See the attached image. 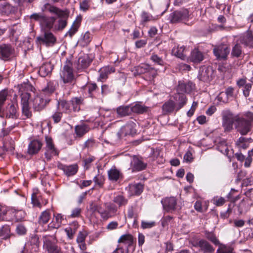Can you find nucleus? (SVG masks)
Listing matches in <instances>:
<instances>
[{
    "mask_svg": "<svg viewBox=\"0 0 253 253\" xmlns=\"http://www.w3.org/2000/svg\"><path fill=\"white\" fill-rule=\"evenodd\" d=\"M58 168L62 170L67 176L75 175L77 173L78 169V166L76 164L67 166L59 164L58 165Z\"/></svg>",
    "mask_w": 253,
    "mask_h": 253,
    "instance_id": "obj_16",
    "label": "nucleus"
},
{
    "mask_svg": "<svg viewBox=\"0 0 253 253\" xmlns=\"http://www.w3.org/2000/svg\"><path fill=\"white\" fill-rule=\"evenodd\" d=\"M30 87L29 84L27 83H23L20 84H18L16 88L19 90L20 92H21V95L22 93H27L26 91L28 90V88Z\"/></svg>",
    "mask_w": 253,
    "mask_h": 253,
    "instance_id": "obj_54",
    "label": "nucleus"
},
{
    "mask_svg": "<svg viewBox=\"0 0 253 253\" xmlns=\"http://www.w3.org/2000/svg\"><path fill=\"white\" fill-rule=\"evenodd\" d=\"M50 216L51 214L49 211L45 210L42 211L39 218V224L44 225L47 223L50 218Z\"/></svg>",
    "mask_w": 253,
    "mask_h": 253,
    "instance_id": "obj_35",
    "label": "nucleus"
},
{
    "mask_svg": "<svg viewBox=\"0 0 253 253\" xmlns=\"http://www.w3.org/2000/svg\"><path fill=\"white\" fill-rule=\"evenodd\" d=\"M12 11V7L7 3L0 4V13L2 15H8Z\"/></svg>",
    "mask_w": 253,
    "mask_h": 253,
    "instance_id": "obj_42",
    "label": "nucleus"
},
{
    "mask_svg": "<svg viewBox=\"0 0 253 253\" xmlns=\"http://www.w3.org/2000/svg\"><path fill=\"white\" fill-rule=\"evenodd\" d=\"M240 42L246 46L253 47V31L248 30L241 38Z\"/></svg>",
    "mask_w": 253,
    "mask_h": 253,
    "instance_id": "obj_20",
    "label": "nucleus"
},
{
    "mask_svg": "<svg viewBox=\"0 0 253 253\" xmlns=\"http://www.w3.org/2000/svg\"><path fill=\"white\" fill-rule=\"evenodd\" d=\"M56 86V83L49 82L47 83L46 86L42 89V93H51L55 90Z\"/></svg>",
    "mask_w": 253,
    "mask_h": 253,
    "instance_id": "obj_47",
    "label": "nucleus"
},
{
    "mask_svg": "<svg viewBox=\"0 0 253 253\" xmlns=\"http://www.w3.org/2000/svg\"><path fill=\"white\" fill-rule=\"evenodd\" d=\"M229 147L227 145L226 142L225 140L221 141L217 146L218 150L226 156L229 155Z\"/></svg>",
    "mask_w": 253,
    "mask_h": 253,
    "instance_id": "obj_44",
    "label": "nucleus"
},
{
    "mask_svg": "<svg viewBox=\"0 0 253 253\" xmlns=\"http://www.w3.org/2000/svg\"><path fill=\"white\" fill-rule=\"evenodd\" d=\"M82 20L81 16H78L76 19L73 22L71 27L67 32L66 36H69L71 38L78 31L79 28Z\"/></svg>",
    "mask_w": 253,
    "mask_h": 253,
    "instance_id": "obj_27",
    "label": "nucleus"
},
{
    "mask_svg": "<svg viewBox=\"0 0 253 253\" xmlns=\"http://www.w3.org/2000/svg\"><path fill=\"white\" fill-rule=\"evenodd\" d=\"M239 115H234L230 110H225L222 112V125L225 131H230L235 126Z\"/></svg>",
    "mask_w": 253,
    "mask_h": 253,
    "instance_id": "obj_5",
    "label": "nucleus"
},
{
    "mask_svg": "<svg viewBox=\"0 0 253 253\" xmlns=\"http://www.w3.org/2000/svg\"><path fill=\"white\" fill-rule=\"evenodd\" d=\"M42 11L45 10L48 11L52 14L57 15L59 18L57 23L54 24V30L56 31L63 30L67 25V19L68 18V13L66 11H64L56 7L49 3H45L42 8Z\"/></svg>",
    "mask_w": 253,
    "mask_h": 253,
    "instance_id": "obj_1",
    "label": "nucleus"
},
{
    "mask_svg": "<svg viewBox=\"0 0 253 253\" xmlns=\"http://www.w3.org/2000/svg\"><path fill=\"white\" fill-rule=\"evenodd\" d=\"M229 51V48L225 44L215 46L213 49L214 54L218 59H225Z\"/></svg>",
    "mask_w": 253,
    "mask_h": 253,
    "instance_id": "obj_12",
    "label": "nucleus"
},
{
    "mask_svg": "<svg viewBox=\"0 0 253 253\" xmlns=\"http://www.w3.org/2000/svg\"><path fill=\"white\" fill-rule=\"evenodd\" d=\"M242 53L241 47L239 44H236L233 47L232 55L234 56L239 57Z\"/></svg>",
    "mask_w": 253,
    "mask_h": 253,
    "instance_id": "obj_56",
    "label": "nucleus"
},
{
    "mask_svg": "<svg viewBox=\"0 0 253 253\" xmlns=\"http://www.w3.org/2000/svg\"><path fill=\"white\" fill-rule=\"evenodd\" d=\"M37 40L40 44L49 45L53 44L56 41V39L51 32H45L43 36L37 37Z\"/></svg>",
    "mask_w": 253,
    "mask_h": 253,
    "instance_id": "obj_13",
    "label": "nucleus"
},
{
    "mask_svg": "<svg viewBox=\"0 0 253 253\" xmlns=\"http://www.w3.org/2000/svg\"><path fill=\"white\" fill-rule=\"evenodd\" d=\"M45 246L48 251V253H61L60 249L54 244L50 243H46Z\"/></svg>",
    "mask_w": 253,
    "mask_h": 253,
    "instance_id": "obj_48",
    "label": "nucleus"
},
{
    "mask_svg": "<svg viewBox=\"0 0 253 253\" xmlns=\"http://www.w3.org/2000/svg\"><path fill=\"white\" fill-rule=\"evenodd\" d=\"M204 59V55L202 52L198 49L195 48L191 52L188 60L194 63H200Z\"/></svg>",
    "mask_w": 253,
    "mask_h": 253,
    "instance_id": "obj_19",
    "label": "nucleus"
},
{
    "mask_svg": "<svg viewBox=\"0 0 253 253\" xmlns=\"http://www.w3.org/2000/svg\"><path fill=\"white\" fill-rule=\"evenodd\" d=\"M29 93H26L21 94V104L22 106V115L25 117L24 119L29 118L32 115L29 105Z\"/></svg>",
    "mask_w": 253,
    "mask_h": 253,
    "instance_id": "obj_8",
    "label": "nucleus"
},
{
    "mask_svg": "<svg viewBox=\"0 0 253 253\" xmlns=\"http://www.w3.org/2000/svg\"><path fill=\"white\" fill-rule=\"evenodd\" d=\"M155 225L154 221H142L141 222V227L143 229H149L154 227Z\"/></svg>",
    "mask_w": 253,
    "mask_h": 253,
    "instance_id": "obj_58",
    "label": "nucleus"
},
{
    "mask_svg": "<svg viewBox=\"0 0 253 253\" xmlns=\"http://www.w3.org/2000/svg\"><path fill=\"white\" fill-rule=\"evenodd\" d=\"M128 189L130 195H139L143 191V186L140 183L131 184L129 185Z\"/></svg>",
    "mask_w": 253,
    "mask_h": 253,
    "instance_id": "obj_23",
    "label": "nucleus"
},
{
    "mask_svg": "<svg viewBox=\"0 0 253 253\" xmlns=\"http://www.w3.org/2000/svg\"><path fill=\"white\" fill-rule=\"evenodd\" d=\"M152 19V16L149 15L147 13L143 12L141 14V21L142 24H144L147 22L151 21Z\"/></svg>",
    "mask_w": 253,
    "mask_h": 253,
    "instance_id": "obj_60",
    "label": "nucleus"
},
{
    "mask_svg": "<svg viewBox=\"0 0 253 253\" xmlns=\"http://www.w3.org/2000/svg\"><path fill=\"white\" fill-rule=\"evenodd\" d=\"M150 66L148 64H141L140 66H138L136 68V71L137 72L138 74H147L149 72V70L150 69Z\"/></svg>",
    "mask_w": 253,
    "mask_h": 253,
    "instance_id": "obj_49",
    "label": "nucleus"
},
{
    "mask_svg": "<svg viewBox=\"0 0 253 253\" xmlns=\"http://www.w3.org/2000/svg\"><path fill=\"white\" fill-rule=\"evenodd\" d=\"M212 70L211 68H208L202 70L199 78L204 82H208L210 81L211 78Z\"/></svg>",
    "mask_w": 253,
    "mask_h": 253,
    "instance_id": "obj_34",
    "label": "nucleus"
},
{
    "mask_svg": "<svg viewBox=\"0 0 253 253\" xmlns=\"http://www.w3.org/2000/svg\"><path fill=\"white\" fill-rule=\"evenodd\" d=\"M115 71V68L111 66H108L101 68L99 70V79L103 82L108 78L109 74L114 72Z\"/></svg>",
    "mask_w": 253,
    "mask_h": 253,
    "instance_id": "obj_25",
    "label": "nucleus"
},
{
    "mask_svg": "<svg viewBox=\"0 0 253 253\" xmlns=\"http://www.w3.org/2000/svg\"><path fill=\"white\" fill-rule=\"evenodd\" d=\"M150 59L155 64L158 65L163 66L165 64V61L163 59L156 54H153L151 56Z\"/></svg>",
    "mask_w": 253,
    "mask_h": 253,
    "instance_id": "obj_50",
    "label": "nucleus"
},
{
    "mask_svg": "<svg viewBox=\"0 0 253 253\" xmlns=\"http://www.w3.org/2000/svg\"><path fill=\"white\" fill-rule=\"evenodd\" d=\"M131 167L132 171H140L146 167V164L138 158L133 156L131 162Z\"/></svg>",
    "mask_w": 253,
    "mask_h": 253,
    "instance_id": "obj_22",
    "label": "nucleus"
},
{
    "mask_svg": "<svg viewBox=\"0 0 253 253\" xmlns=\"http://www.w3.org/2000/svg\"><path fill=\"white\" fill-rule=\"evenodd\" d=\"M189 17V11L187 9L176 11L170 15V21L172 23L185 22Z\"/></svg>",
    "mask_w": 253,
    "mask_h": 253,
    "instance_id": "obj_9",
    "label": "nucleus"
},
{
    "mask_svg": "<svg viewBox=\"0 0 253 253\" xmlns=\"http://www.w3.org/2000/svg\"><path fill=\"white\" fill-rule=\"evenodd\" d=\"M174 100L177 102L175 110L177 111L183 107L186 103L187 99L184 94H176L174 96Z\"/></svg>",
    "mask_w": 253,
    "mask_h": 253,
    "instance_id": "obj_24",
    "label": "nucleus"
},
{
    "mask_svg": "<svg viewBox=\"0 0 253 253\" xmlns=\"http://www.w3.org/2000/svg\"><path fill=\"white\" fill-rule=\"evenodd\" d=\"M131 112H132L138 114H142L144 112H147V111L148 110V108L147 107L141 105V104L136 103L131 107Z\"/></svg>",
    "mask_w": 253,
    "mask_h": 253,
    "instance_id": "obj_37",
    "label": "nucleus"
},
{
    "mask_svg": "<svg viewBox=\"0 0 253 253\" xmlns=\"http://www.w3.org/2000/svg\"><path fill=\"white\" fill-rule=\"evenodd\" d=\"M75 132L79 137L83 136L89 130L88 126L84 124L78 125L75 127Z\"/></svg>",
    "mask_w": 253,
    "mask_h": 253,
    "instance_id": "obj_36",
    "label": "nucleus"
},
{
    "mask_svg": "<svg viewBox=\"0 0 253 253\" xmlns=\"http://www.w3.org/2000/svg\"><path fill=\"white\" fill-rule=\"evenodd\" d=\"M64 220L63 215L61 213L54 215L52 221L48 225V227L51 228L57 229L59 228Z\"/></svg>",
    "mask_w": 253,
    "mask_h": 253,
    "instance_id": "obj_26",
    "label": "nucleus"
},
{
    "mask_svg": "<svg viewBox=\"0 0 253 253\" xmlns=\"http://www.w3.org/2000/svg\"><path fill=\"white\" fill-rule=\"evenodd\" d=\"M90 209L93 211L98 212L102 218L106 220L117 215L118 208L113 203L107 202L102 206H98L92 203L90 205Z\"/></svg>",
    "mask_w": 253,
    "mask_h": 253,
    "instance_id": "obj_2",
    "label": "nucleus"
},
{
    "mask_svg": "<svg viewBox=\"0 0 253 253\" xmlns=\"http://www.w3.org/2000/svg\"><path fill=\"white\" fill-rule=\"evenodd\" d=\"M206 237L216 245H221L214 234L211 232L206 233Z\"/></svg>",
    "mask_w": 253,
    "mask_h": 253,
    "instance_id": "obj_55",
    "label": "nucleus"
},
{
    "mask_svg": "<svg viewBox=\"0 0 253 253\" xmlns=\"http://www.w3.org/2000/svg\"><path fill=\"white\" fill-rule=\"evenodd\" d=\"M213 202L216 206H221L224 204L225 200L223 197H215L213 199Z\"/></svg>",
    "mask_w": 253,
    "mask_h": 253,
    "instance_id": "obj_62",
    "label": "nucleus"
},
{
    "mask_svg": "<svg viewBox=\"0 0 253 253\" xmlns=\"http://www.w3.org/2000/svg\"><path fill=\"white\" fill-rule=\"evenodd\" d=\"M42 147V142L38 140H33L29 144L28 153L34 155L39 152Z\"/></svg>",
    "mask_w": 253,
    "mask_h": 253,
    "instance_id": "obj_21",
    "label": "nucleus"
},
{
    "mask_svg": "<svg viewBox=\"0 0 253 253\" xmlns=\"http://www.w3.org/2000/svg\"><path fill=\"white\" fill-rule=\"evenodd\" d=\"M47 99L43 98L42 93L37 95L33 100V107L35 111H40L44 108L46 105L49 102Z\"/></svg>",
    "mask_w": 253,
    "mask_h": 253,
    "instance_id": "obj_10",
    "label": "nucleus"
},
{
    "mask_svg": "<svg viewBox=\"0 0 253 253\" xmlns=\"http://www.w3.org/2000/svg\"><path fill=\"white\" fill-rule=\"evenodd\" d=\"M136 125L133 122H129L125 126H122L118 132L119 138L126 136L127 135H133L136 133L135 127Z\"/></svg>",
    "mask_w": 253,
    "mask_h": 253,
    "instance_id": "obj_7",
    "label": "nucleus"
},
{
    "mask_svg": "<svg viewBox=\"0 0 253 253\" xmlns=\"http://www.w3.org/2000/svg\"><path fill=\"white\" fill-rule=\"evenodd\" d=\"M13 52V49L9 44H2L0 45V58L6 60L9 58Z\"/></svg>",
    "mask_w": 253,
    "mask_h": 253,
    "instance_id": "obj_18",
    "label": "nucleus"
},
{
    "mask_svg": "<svg viewBox=\"0 0 253 253\" xmlns=\"http://www.w3.org/2000/svg\"><path fill=\"white\" fill-rule=\"evenodd\" d=\"M83 100L82 98L75 97L71 100V104L74 111L80 110V105L82 104Z\"/></svg>",
    "mask_w": 253,
    "mask_h": 253,
    "instance_id": "obj_45",
    "label": "nucleus"
},
{
    "mask_svg": "<svg viewBox=\"0 0 253 253\" xmlns=\"http://www.w3.org/2000/svg\"><path fill=\"white\" fill-rule=\"evenodd\" d=\"M91 62V60L87 55L81 56L78 59V68L84 69L87 68Z\"/></svg>",
    "mask_w": 253,
    "mask_h": 253,
    "instance_id": "obj_32",
    "label": "nucleus"
},
{
    "mask_svg": "<svg viewBox=\"0 0 253 253\" xmlns=\"http://www.w3.org/2000/svg\"><path fill=\"white\" fill-rule=\"evenodd\" d=\"M31 20L39 22L42 28L50 30L54 28L56 18L53 16H46L41 13H34L30 16Z\"/></svg>",
    "mask_w": 253,
    "mask_h": 253,
    "instance_id": "obj_4",
    "label": "nucleus"
},
{
    "mask_svg": "<svg viewBox=\"0 0 253 253\" xmlns=\"http://www.w3.org/2000/svg\"><path fill=\"white\" fill-rule=\"evenodd\" d=\"M253 126V113L248 112L245 114V117L239 116L237 119L235 128L241 134H247L252 129Z\"/></svg>",
    "mask_w": 253,
    "mask_h": 253,
    "instance_id": "obj_3",
    "label": "nucleus"
},
{
    "mask_svg": "<svg viewBox=\"0 0 253 253\" xmlns=\"http://www.w3.org/2000/svg\"><path fill=\"white\" fill-rule=\"evenodd\" d=\"M60 76L64 84L72 83L75 80L73 73L72 63L70 60H67L60 73Z\"/></svg>",
    "mask_w": 253,
    "mask_h": 253,
    "instance_id": "obj_6",
    "label": "nucleus"
},
{
    "mask_svg": "<svg viewBox=\"0 0 253 253\" xmlns=\"http://www.w3.org/2000/svg\"><path fill=\"white\" fill-rule=\"evenodd\" d=\"M113 201L114 203L116 204L119 207L124 206L127 203V199L122 195H118L114 197Z\"/></svg>",
    "mask_w": 253,
    "mask_h": 253,
    "instance_id": "obj_38",
    "label": "nucleus"
},
{
    "mask_svg": "<svg viewBox=\"0 0 253 253\" xmlns=\"http://www.w3.org/2000/svg\"><path fill=\"white\" fill-rule=\"evenodd\" d=\"M57 108L58 111L66 113L69 112L70 111L69 104L65 100H61L58 101Z\"/></svg>",
    "mask_w": 253,
    "mask_h": 253,
    "instance_id": "obj_43",
    "label": "nucleus"
},
{
    "mask_svg": "<svg viewBox=\"0 0 253 253\" xmlns=\"http://www.w3.org/2000/svg\"><path fill=\"white\" fill-rule=\"evenodd\" d=\"M250 209V206L248 202L245 200H243L240 203L239 205V210L241 213L246 212Z\"/></svg>",
    "mask_w": 253,
    "mask_h": 253,
    "instance_id": "obj_51",
    "label": "nucleus"
},
{
    "mask_svg": "<svg viewBox=\"0 0 253 253\" xmlns=\"http://www.w3.org/2000/svg\"><path fill=\"white\" fill-rule=\"evenodd\" d=\"M87 236V234L85 232H80L77 237V242L78 243H82V242H84L85 238Z\"/></svg>",
    "mask_w": 253,
    "mask_h": 253,
    "instance_id": "obj_63",
    "label": "nucleus"
},
{
    "mask_svg": "<svg viewBox=\"0 0 253 253\" xmlns=\"http://www.w3.org/2000/svg\"><path fill=\"white\" fill-rule=\"evenodd\" d=\"M52 69L53 67L50 63H45L40 67L39 72L42 77H44L50 74Z\"/></svg>",
    "mask_w": 253,
    "mask_h": 253,
    "instance_id": "obj_30",
    "label": "nucleus"
},
{
    "mask_svg": "<svg viewBox=\"0 0 253 253\" xmlns=\"http://www.w3.org/2000/svg\"><path fill=\"white\" fill-rule=\"evenodd\" d=\"M164 209L167 212H172L175 209L177 204L174 197L166 198L161 201Z\"/></svg>",
    "mask_w": 253,
    "mask_h": 253,
    "instance_id": "obj_14",
    "label": "nucleus"
},
{
    "mask_svg": "<svg viewBox=\"0 0 253 253\" xmlns=\"http://www.w3.org/2000/svg\"><path fill=\"white\" fill-rule=\"evenodd\" d=\"M45 156L47 160H50L52 157L58 155V153L55 147L45 148Z\"/></svg>",
    "mask_w": 253,
    "mask_h": 253,
    "instance_id": "obj_46",
    "label": "nucleus"
},
{
    "mask_svg": "<svg viewBox=\"0 0 253 253\" xmlns=\"http://www.w3.org/2000/svg\"><path fill=\"white\" fill-rule=\"evenodd\" d=\"M8 95V90L3 89L0 91V105H2L6 100Z\"/></svg>",
    "mask_w": 253,
    "mask_h": 253,
    "instance_id": "obj_57",
    "label": "nucleus"
},
{
    "mask_svg": "<svg viewBox=\"0 0 253 253\" xmlns=\"http://www.w3.org/2000/svg\"><path fill=\"white\" fill-rule=\"evenodd\" d=\"M105 180L104 177L102 175L98 174L93 178V181L96 185L101 187Z\"/></svg>",
    "mask_w": 253,
    "mask_h": 253,
    "instance_id": "obj_53",
    "label": "nucleus"
},
{
    "mask_svg": "<svg viewBox=\"0 0 253 253\" xmlns=\"http://www.w3.org/2000/svg\"><path fill=\"white\" fill-rule=\"evenodd\" d=\"M176 104L172 100L166 102L163 106V110L166 113H170L175 109Z\"/></svg>",
    "mask_w": 253,
    "mask_h": 253,
    "instance_id": "obj_41",
    "label": "nucleus"
},
{
    "mask_svg": "<svg viewBox=\"0 0 253 253\" xmlns=\"http://www.w3.org/2000/svg\"><path fill=\"white\" fill-rule=\"evenodd\" d=\"M8 214H14V220L19 221L24 218L25 215L24 212L22 210H15L12 209L8 211Z\"/></svg>",
    "mask_w": 253,
    "mask_h": 253,
    "instance_id": "obj_40",
    "label": "nucleus"
},
{
    "mask_svg": "<svg viewBox=\"0 0 253 253\" xmlns=\"http://www.w3.org/2000/svg\"><path fill=\"white\" fill-rule=\"evenodd\" d=\"M217 98L218 100L223 103H227L228 101V98L224 92H220L217 96Z\"/></svg>",
    "mask_w": 253,
    "mask_h": 253,
    "instance_id": "obj_64",
    "label": "nucleus"
},
{
    "mask_svg": "<svg viewBox=\"0 0 253 253\" xmlns=\"http://www.w3.org/2000/svg\"><path fill=\"white\" fill-rule=\"evenodd\" d=\"M108 178L113 182L118 181L121 177L120 171L115 168H112L108 171Z\"/></svg>",
    "mask_w": 253,
    "mask_h": 253,
    "instance_id": "obj_28",
    "label": "nucleus"
},
{
    "mask_svg": "<svg viewBox=\"0 0 253 253\" xmlns=\"http://www.w3.org/2000/svg\"><path fill=\"white\" fill-rule=\"evenodd\" d=\"M12 234L9 225H4L0 227V238L3 240L9 239Z\"/></svg>",
    "mask_w": 253,
    "mask_h": 253,
    "instance_id": "obj_33",
    "label": "nucleus"
},
{
    "mask_svg": "<svg viewBox=\"0 0 253 253\" xmlns=\"http://www.w3.org/2000/svg\"><path fill=\"white\" fill-rule=\"evenodd\" d=\"M81 212V209L79 208H76L72 210L70 216L72 218L78 217L80 216Z\"/></svg>",
    "mask_w": 253,
    "mask_h": 253,
    "instance_id": "obj_61",
    "label": "nucleus"
},
{
    "mask_svg": "<svg viewBox=\"0 0 253 253\" xmlns=\"http://www.w3.org/2000/svg\"><path fill=\"white\" fill-rule=\"evenodd\" d=\"M194 247H199L200 251L204 253H213V248L206 241L201 240L198 242L193 244Z\"/></svg>",
    "mask_w": 253,
    "mask_h": 253,
    "instance_id": "obj_17",
    "label": "nucleus"
},
{
    "mask_svg": "<svg viewBox=\"0 0 253 253\" xmlns=\"http://www.w3.org/2000/svg\"><path fill=\"white\" fill-rule=\"evenodd\" d=\"M194 85L191 82H185L184 81H179L177 87V94H184V93H189L194 88Z\"/></svg>",
    "mask_w": 253,
    "mask_h": 253,
    "instance_id": "obj_15",
    "label": "nucleus"
},
{
    "mask_svg": "<svg viewBox=\"0 0 253 253\" xmlns=\"http://www.w3.org/2000/svg\"><path fill=\"white\" fill-rule=\"evenodd\" d=\"M217 253H233V252L231 247L221 244L217 250Z\"/></svg>",
    "mask_w": 253,
    "mask_h": 253,
    "instance_id": "obj_52",
    "label": "nucleus"
},
{
    "mask_svg": "<svg viewBox=\"0 0 253 253\" xmlns=\"http://www.w3.org/2000/svg\"><path fill=\"white\" fill-rule=\"evenodd\" d=\"M119 242L123 244L120 245V246H123L124 248L127 249V247L130 246L133 243V237L131 235L126 234L122 236L119 240Z\"/></svg>",
    "mask_w": 253,
    "mask_h": 253,
    "instance_id": "obj_29",
    "label": "nucleus"
},
{
    "mask_svg": "<svg viewBox=\"0 0 253 253\" xmlns=\"http://www.w3.org/2000/svg\"><path fill=\"white\" fill-rule=\"evenodd\" d=\"M172 53L182 60H184L186 58L185 53V47L183 46H178L177 47H173L172 49Z\"/></svg>",
    "mask_w": 253,
    "mask_h": 253,
    "instance_id": "obj_31",
    "label": "nucleus"
},
{
    "mask_svg": "<svg viewBox=\"0 0 253 253\" xmlns=\"http://www.w3.org/2000/svg\"><path fill=\"white\" fill-rule=\"evenodd\" d=\"M17 95L14 94L12 100V103L11 104H9L8 105L6 110L5 111V115L6 118L12 119L17 118Z\"/></svg>",
    "mask_w": 253,
    "mask_h": 253,
    "instance_id": "obj_11",
    "label": "nucleus"
},
{
    "mask_svg": "<svg viewBox=\"0 0 253 253\" xmlns=\"http://www.w3.org/2000/svg\"><path fill=\"white\" fill-rule=\"evenodd\" d=\"M16 232L19 235H23L26 233L27 229L24 225L19 224L16 228Z\"/></svg>",
    "mask_w": 253,
    "mask_h": 253,
    "instance_id": "obj_59",
    "label": "nucleus"
},
{
    "mask_svg": "<svg viewBox=\"0 0 253 253\" xmlns=\"http://www.w3.org/2000/svg\"><path fill=\"white\" fill-rule=\"evenodd\" d=\"M117 112L121 117L128 115L131 112V107L129 106L119 107L117 108Z\"/></svg>",
    "mask_w": 253,
    "mask_h": 253,
    "instance_id": "obj_39",
    "label": "nucleus"
}]
</instances>
